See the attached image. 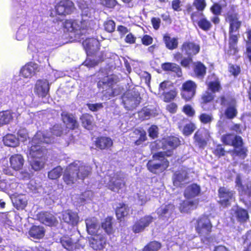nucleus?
<instances>
[{"label": "nucleus", "mask_w": 251, "mask_h": 251, "mask_svg": "<svg viewBox=\"0 0 251 251\" xmlns=\"http://www.w3.org/2000/svg\"><path fill=\"white\" fill-rule=\"evenodd\" d=\"M51 132L53 135L56 137H60L63 134V131L61 125L55 124L51 128Z\"/></svg>", "instance_id": "nucleus-63"}, {"label": "nucleus", "mask_w": 251, "mask_h": 251, "mask_svg": "<svg viewBox=\"0 0 251 251\" xmlns=\"http://www.w3.org/2000/svg\"><path fill=\"white\" fill-rule=\"evenodd\" d=\"M218 195V203L223 208L230 206L232 202L235 201V192L224 186L219 188Z\"/></svg>", "instance_id": "nucleus-9"}, {"label": "nucleus", "mask_w": 251, "mask_h": 251, "mask_svg": "<svg viewBox=\"0 0 251 251\" xmlns=\"http://www.w3.org/2000/svg\"><path fill=\"white\" fill-rule=\"evenodd\" d=\"M235 215L237 221L240 222H246L249 218L247 210L240 207L235 210Z\"/></svg>", "instance_id": "nucleus-45"}, {"label": "nucleus", "mask_w": 251, "mask_h": 251, "mask_svg": "<svg viewBox=\"0 0 251 251\" xmlns=\"http://www.w3.org/2000/svg\"><path fill=\"white\" fill-rule=\"evenodd\" d=\"M63 27L67 32L78 33V23L76 20L66 19L63 23Z\"/></svg>", "instance_id": "nucleus-34"}, {"label": "nucleus", "mask_w": 251, "mask_h": 251, "mask_svg": "<svg viewBox=\"0 0 251 251\" xmlns=\"http://www.w3.org/2000/svg\"><path fill=\"white\" fill-rule=\"evenodd\" d=\"M114 78L108 76L100 79L97 82V87L103 97L110 99L117 95V90L114 88Z\"/></svg>", "instance_id": "nucleus-7"}, {"label": "nucleus", "mask_w": 251, "mask_h": 251, "mask_svg": "<svg viewBox=\"0 0 251 251\" xmlns=\"http://www.w3.org/2000/svg\"><path fill=\"white\" fill-rule=\"evenodd\" d=\"M153 217L151 215H145L137 220L132 226V230L135 233L143 231L152 222Z\"/></svg>", "instance_id": "nucleus-15"}, {"label": "nucleus", "mask_w": 251, "mask_h": 251, "mask_svg": "<svg viewBox=\"0 0 251 251\" xmlns=\"http://www.w3.org/2000/svg\"><path fill=\"white\" fill-rule=\"evenodd\" d=\"M38 65L34 62L26 63L21 70V74L25 78H30L34 76L37 71Z\"/></svg>", "instance_id": "nucleus-23"}, {"label": "nucleus", "mask_w": 251, "mask_h": 251, "mask_svg": "<svg viewBox=\"0 0 251 251\" xmlns=\"http://www.w3.org/2000/svg\"><path fill=\"white\" fill-rule=\"evenodd\" d=\"M90 247L95 251L103 250L107 244V239L104 234L100 233L92 236L89 238Z\"/></svg>", "instance_id": "nucleus-12"}, {"label": "nucleus", "mask_w": 251, "mask_h": 251, "mask_svg": "<svg viewBox=\"0 0 251 251\" xmlns=\"http://www.w3.org/2000/svg\"><path fill=\"white\" fill-rule=\"evenodd\" d=\"M213 154L220 158L222 156H225L226 154V151L222 145L218 144L216 146L215 149L213 151Z\"/></svg>", "instance_id": "nucleus-61"}, {"label": "nucleus", "mask_w": 251, "mask_h": 251, "mask_svg": "<svg viewBox=\"0 0 251 251\" xmlns=\"http://www.w3.org/2000/svg\"><path fill=\"white\" fill-rule=\"evenodd\" d=\"M37 218L41 223L49 226H55L58 223L56 217L49 211L39 212L37 214Z\"/></svg>", "instance_id": "nucleus-16"}, {"label": "nucleus", "mask_w": 251, "mask_h": 251, "mask_svg": "<svg viewBox=\"0 0 251 251\" xmlns=\"http://www.w3.org/2000/svg\"><path fill=\"white\" fill-rule=\"evenodd\" d=\"M122 98L125 108L128 110L135 109L142 100L140 93L134 89L126 91Z\"/></svg>", "instance_id": "nucleus-8"}, {"label": "nucleus", "mask_w": 251, "mask_h": 251, "mask_svg": "<svg viewBox=\"0 0 251 251\" xmlns=\"http://www.w3.org/2000/svg\"><path fill=\"white\" fill-rule=\"evenodd\" d=\"M14 113L11 110L0 112V126L9 124L13 120Z\"/></svg>", "instance_id": "nucleus-41"}, {"label": "nucleus", "mask_w": 251, "mask_h": 251, "mask_svg": "<svg viewBox=\"0 0 251 251\" xmlns=\"http://www.w3.org/2000/svg\"><path fill=\"white\" fill-rule=\"evenodd\" d=\"M193 66V72L195 77L198 78H203L206 74L207 68L205 65L201 61H198L194 62L192 60V63L191 65Z\"/></svg>", "instance_id": "nucleus-24"}, {"label": "nucleus", "mask_w": 251, "mask_h": 251, "mask_svg": "<svg viewBox=\"0 0 251 251\" xmlns=\"http://www.w3.org/2000/svg\"><path fill=\"white\" fill-rule=\"evenodd\" d=\"M131 138L136 146L142 144L147 140L146 132L143 128L135 129L132 132Z\"/></svg>", "instance_id": "nucleus-26"}, {"label": "nucleus", "mask_w": 251, "mask_h": 251, "mask_svg": "<svg viewBox=\"0 0 251 251\" xmlns=\"http://www.w3.org/2000/svg\"><path fill=\"white\" fill-rule=\"evenodd\" d=\"M3 142L5 146L15 147L18 145L19 140L13 134H8L3 138Z\"/></svg>", "instance_id": "nucleus-46"}, {"label": "nucleus", "mask_w": 251, "mask_h": 251, "mask_svg": "<svg viewBox=\"0 0 251 251\" xmlns=\"http://www.w3.org/2000/svg\"><path fill=\"white\" fill-rule=\"evenodd\" d=\"M86 229L89 234L93 236L100 234V226L98 220L94 218H89L85 220Z\"/></svg>", "instance_id": "nucleus-27"}, {"label": "nucleus", "mask_w": 251, "mask_h": 251, "mask_svg": "<svg viewBox=\"0 0 251 251\" xmlns=\"http://www.w3.org/2000/svg\"><path fill=\"white\" fill-rule=\"evenodd\" d=\"M12 202L17 210H23L27 205V201L24 195H14Z\"/></svg>", "instance_id": "nucleus-37"}, {"label": "nucleus", "mask_w": 251, "mask_h": 251, "mask_svg": "<svg viewBox=\"0 0 251 251\" xmlns=\"http://www.w3.org/2000/svg\"><path fill=\"white\" fill-rule=\"evenodd\" d=\"M161 144L162 148L163 150L170 148L169 150H171L173 152V150L180 145V141L177 137L169 136L163 138L161 140Z\"/></svg>", "instance_id": "nucleus-21"}, {"label": "nucleus", "mask_w": 251, "mask_h": 251, "mask_svg": "<svg viewBox=\"0 0 251 251\" xmlns=\"http://www.w3.org/2000/svg\"><path fill=\"white\" fill-rule=\"evenodd\" d=\"M31 165L33 169L35 171L41 170L44 166V163L41 159H31Z\"/></svg>", "instance_id": "nucleus-62"}, {"label": "nucleus", "mask_w": 251, "mask_h": 251, "mask_svg": "<svg viewBox=\"0 0 251 251\" xmlns=\"http://www.w3.org/2000/svg\"><path fill=\"white\" fill-rule=\"evenodd\" d=\"M207 6L205 0H194L192 4L188 3L183 10L185 15H189L193 25L197 24L202 30L207 32L213 26L211 20L204 15L203 11Z\"/></svg>", "instance_id": "nucleus-1"}, {"label": "nucleus", "mask_w": 251, "mask_h": 251, "mask_svg": "<svg viewBox=\"0 0 251 251\" xmlns=\"http://www.w3.org/2000/svg\"><path fill=\"white\" fill-rule=\"evenodd\" d=\"M246 33L248 40L246 41V49L245 54L251 63V29L248 28L246 30Z\"/></svg>", "instance_id": "nucleus-47"}, {"label": "nucleus", "mask_w": 251, "mask_h": 251, "mask_svg": "<svg viewBox=\"0 0 251 251\" xmlns=\"http://www.w3.org/2000/svg\"><path fill=\"white\" fill-rule=\"evenodd\" d=\"M177 92L176 89H173L168 92H163L162 96L163 97V101L166 102H170L176 97Z\"/></svg>", "instance_id": "nucleus-50"}, {"label": "nucleus", "mask_w": 251, "mask_h": 251, "mask_svg": "<svg viewBox=\"0 0 251 251\" xmlns=\"http://www.w3.org/2000/svg\"><path fill=\"white\" fill-rule=\"evenodd\" d=\"M182 111L188 117H193L195 115V110L190 104H185L183 106Z\"/></svg>", "instance_id": "nucleus-56"}, {"label": "nucleus", "mask_w": 251, "mask_h": 251, "mask_svg": "<svg viewBox=\"0 0 251 251\" xmlns=\"http://www.w3.org/2000/svg\"><path fill=\"white\" fill-rule=\"evenodd\" d=\"M201 188L196 183H193L188 186L184 192V196L187 199L194 198L199 195Z\"/></svg>", "instance_id": "nucleus-31"}, {"label": "nucleus", "mask_w": 251, "mask_h": 251, "mask_svg": "<svg viewBox=\"0 0 251 251\" xmlns=\"http://www.w3.org/2000/svg\"><path fill=\"white\" fill-rule=\"evenodd\" d=\"M230 102L229 105L225 111V115L228 119H233L236 117L238 114L237 109V101L236 100H232Z\"/></svg>", "instance_id": "nucleus-35"}, {"label": "nucleus", "mask_w": 251, "mask_h": 251, "mask_svg": "<svg viewBox=\"0 0 251 251\" xmlns=\"http://www.w3.org/2000/svg\"><path fill=\"white\" fill-rule=\"evenodd\" d=\"M199 203L197 201H183L180 205V210L183 212H188L192 210L196 209Z\"/></svg>", "instance_id": "nucleus-39"}, {"label": "nucleus", "mask_w": 251, "mask_h": 251, "mask_svg": "<svg viewBox=\"0 0 251 251\" xmlns=\"http://www.w3.org/2000/svg\"><path fill=\"white\" fill-rule=\"evenodd\" d=\"M233 153L242 159H245L247 156L248 149L246 147L242 146L238 149H234Z\"/></svg>", "instance_id": "nucleus-55"}, {"label": "nucleus", "mask_w": 251, "mask_h": 251, "mask_svg": "<svg viewBox=\"0 0 251 251\" xmlns=\"http://www.w3.org/2000/svg\"><path fill=\"white\" fill-rule=\"evenodd\" d=\"M62 217L65 223L71 226L76 225L79 219L77 213L69 209L63 212Z\"/></svg>", "instance_id": "nucleus-28"}, {"label": "nucleus", "mask_w": 251, "mask_h": 251, "mask_svg": "<svg viewBox=\"0 0 251 251\" xmlns=\"http://www.w3.org/2000/svg\"><path fill=\"white\" fill-rule=\"evenodd\" d=\"M80 120L82 126L84 128L88 130L93 128L94 119L92 115L88 113L83 114L80 116Z\"/></svg>", "instance_id": "nucleus-42"}, {"label": "nucleus", "mask_w": 251, "mask_h": 251, "mask_svg": "<svg viewBox=\"0 0 251 251\" xmlns=\"http://www.w3.org/2000/svg\"><path fill=\"white\" fill-rule=\"evenodd\" d=\"M163 41L166 48L169 50H174L178 47V39L176 37L172 38L169 34L167 33L163 35Z\"/></svg>", "instance_id": "nucleus-36"}, {"label": "nucleus", "mask_w": 251, "mask_h": 251, "mask_svg": "<svg viewBox=\"0 0 251 251\" xmlns=\"http://www.w3.org/2000/svg\"><path fill=\"white\" fill-rule=\"evenodd\" d=\"M207 86L208 89L213 93L218 92L222 89L220 82L218 78L214 81L209 82L207 84Z\"/></svg>", "instance_id": "nucleus-51"}, {"label": "nucleus", "mask_w": 251, "mask_h": 251, "mask_svg": "<svg viewBox=\"0 0 251 251\" xmlns=\"http://www.w3.org/2000/svg\"><path fill=\"white\" fill-rule=\"evenodd\" d=\"M225 17L226 21L229 23V51L233 54H235L238 51L237 45L239 34H235L234 33L239 32L242 26V21L239 20V14L235 11L233 7L231 10L226 14Z\"/></svg>", "instance_id": "nucleus-2"}, {"label": "nucleus", "mask_w": 251, "mask_h": 251, "mask_svg": "<svg viewBox=\"0 0 251 251\" xmlns=\"http://www.w3.org/2000/svg\"><path fill=\"white\" fill-rule=\"evenodd\" d=\"M219 99L220 100V103L221 105L223 106H225L226 105H227L228 106L229 105H230L229 101L232 100H236L234 98L232 97H226L224 95L220 96L219 97Z\"/></svg>", "instance_id": "nucleus-64"}, {"label": "nucleus", "mask_w": 251, "mask_h": 251, "mask_svg": "<svg viewBox=\"0 0 251 251\" xmlns=\"http://www.w3.org/2000/svg\"><path fill=\"white\" fill-rule=\"evenodd\" d=\"M197 88V85L194 81H185L180 89L181 98L186 102L191 101L196 94Z\"/></svg>", "instance_id": "nucleus-10"}, {"label": "nucleus", "mask_w": 251, "mask_h": 251, "mask_svg": "<svg viewBox=\"0 0 251 251\" xmlns=\"http://www.w3.org/2000/svg\"><path fill=\"white\" fill-rule=\"evenodd\" d=\"M75 9L74 2L70 0H61L54 7L56 15L66 16L71 14Z\"/></svg>", "instance_id": "nucleus-11"}, {"label": "nucleus", "mask_w": 251, "mask_h": 251, "mask_svg": "<svg viewBox=\"0 0 251 251\" xmlns=\"http://www.w3.org/2000/svg\"><path fill=\"white\" fill-rule=\"evenodd\" d=\"M106 186L110 191L118 193L120 190L125 187L126 182L123 177L115 174L110 177Z\"/></svg>", "instance_id": "nucleus-13"}, {"label": "nucleus", "mask_w": 251, "mask_h": 251, "mask_svg": "<svg viewBox=\"0 0 251 251\" xmlns=\"http://www.w3.org/2000/svg\"><path fill=\"white\" fill-rule=\"evenodd\" d=\"M45 230L43 226L33 225L28 231V234L34 239H40L45 236Z\"/></svg>", "instance_id": "nucleus-32"}, {"label": "nucleus", "mask_w": 251, "mask_h": 251, "mask_svg": "<svg viewBox=\"0 0 251 251\" xmlns=\"http://www.w3.org/2000/svg\"><path fill=\"white\" fill-rule=\"evenodd\" d=\"M161 247L162 245L159 242L151 241L144 246L142 251H158Z\"/></svg>", "instance_id": "nucleus-49"}, {"label": "nucleus", "mask_w": 251, "mask_h": 251, "mask_svg": "<svg viewBox=\"0 0 251 251\" xmlns=\"http://www.w3.org/2000/svg\"><path fill=\"white\" fill-rule=\"evenodd\" d=\"M112 220L113 218L111 217L108 216L101 223V227L108 235H110L114 233Z\"/></svg>", "instance_id": "nucleus-44"}, {"label": "nucleus", "mask_w": 251, "mask_h": 251, "mask_svg": "<svg viewBox=\"0 0 251 251\" xmlns=\"http://www.w3.org/2000/svg\"><path fill=\"white\" fill-rule=\"evenodd\" d=\"M237 185L242 189V192L243 195H247L249 197H251V184L243 185L240 178L236 180Z\"/></svg>", "instance_id": "nucleus-52"}, {"label": "nucleus", "mask_w": 251, "mask_h": 251, "mask_svg": "<svg viewBox=\"0 0 251 251\" xmlns=\"http://www.w3.org/2000/svg\"><path fill=\"white\" fill-rule=\"evenodd\" d=\"M130 208L123 202L119 203L115 209V213L118 220L122 221L125 217L129 215Z\"/></svg>", "instance_id": "nucleus-30"}, {"label": "nucleus", "mask_w": 251, "mask_h": 251, "mask_svg": "<svg viewBox=\"0 0 251 251\" xmlns=\"http://www.w3.org/2000/svg\"><path fill=\"white\" fill-rule=\"evenodd\" d=\"M91 173L89 166L75 160L69 164L63 175V180L67 185H72L78 180H84Z\"/></svg>", "instance_id": "nucleus-3"}, {"label": "nucleus", "mask_w": 251, "mask_h": 251, "mask_svg": "<svg viewBox=\"0 0 251 251\" xmlns=\"http://www.w3.org/2000/svg\"><path fill=\"white\" fill-rule=\"evenodd\" d=\"M62 173L63 168L60 166H58L49 171L48 176L49 179L55 180L60 177Z\"/></svg>", "instance_id": "nucleus-48"}, {"label": "nucleus", "mask_w": 251, "mask_h": 251, "mask_svg": "<svg viewBox=\"0 0 251 251\" xmlns=\"http://www.w3.org/2000/svg\"><path fill=\"white\" fill-rule=\"evenodd\" d=\"M175 209V206L173 204L169 203L164 206H161L158 209L157 214L161 217H166V215L167 214L171 216Z\"/></svg>", "instance_id": "nucleus-43"}, {"label": "nucleus", "mask_w": 251, "mask_h": 251, "mask_svg": "<svg viewBox=\"0 0 251 251\" xmlns=\"http://www.w3.org/2000/svg\"><path fill=\"white\" fill-rule=\"evenodd\" d=\"M201 47L199 44L192 41H185L180 47V50L187 55L183 57L182 52L176 51L173 54L175 61L179 62L180 65L184 68L189 69L192 63L193 57L200 51Z\"/></svg>", "instance_id": "nucleus-4"}, {"label": "nucleus", "mask_w": 251, "mask_h": 251, "mask_svg": "<svg viewBox=\"0 0 251 251\" xmlns=\"http://www.w3.org/2000/svg\"><path fill=\"white\" fill-rule=\"evenodd\" d=\"M103 26L104 30L109 33L113 32L115 29V23L112 20L105 21Z\"/></svg>", "instance_id": "nucleus-57"}, {"label": "nucleus", "mask_w": 251, "mask_h": 251, "mask_svg": "<svg viewBox=\"0 0 251 251\" xmlns=\"http://www.w3.org/2000/svg\"><path fill=\"white\" fill-rule=\"evenodd\" d=\"M214 97L215 96L211 92L206 91L201 95V103L206 104L210 103L213 100Z\"/></svg>", "instance_id": "nucleus-53"}, {"label": "nucleus", "mask_w": 251, "mask_h": 251, "mask_svg": "<svg viewBox=\"0 0 251 251\" xmlns=\"http://www.w3.org/2000/svg\"><path fill=\"white\" fill-rule=\"evenodd\" d=\"M50 90L49 82L46 79H39L35 84L34 92L39 97L45 98Z\"/></svg>", "instance_id": "nucleus-18"}, {"label": "nucleus", "mask_w": 251, "mask_h": 251, "mask_svg": "<svg viewBox=\"0 0 251 251\" xmlns=\"http://www.w3.org/2000/svg\"><path fill=\"white\" fill-rule=\"evenodd\" d=\"M41 142H37V139L33 138L32 144L29 149V156L31 159H41L44 156L45 149L41 145Z\"/></svg>", "instance_id": "nucleus-14"}, {"label": "nucleus", "mask_w": 251, "mask_h": 251, "mask_svg": "<svg viewBox=\"0 0 251 251\" xmlns=\"http://www.w3.org/2000/svg\"><path fill=\"white\" fill-rule=\"evenodd\" d=\"M10 167L15 171H19L22 169L25 160L23 156L20 154H14L9 158Z\"/></svg>", "instance_id": "nucleus-25"}, {"label": "nucleus", "mask_w": 251, "mask_h": 251, "mask_svg": "<svg viewBox=\"0 0 251 251\" xmlns=\"http://www.w3.org/2000/svg\"><path fill=\"white\" fill-rule=\"evenodd\" d=\"M233 135L232 133H228L223 135L221 136V141L226 145L231 146L233 139Z\"/></svg>", "instance_id": "nucleus-60"}, {"label": "nucleus", "mask_w": 251, "mask_h": 251, "mask_svg": "<svg viewBox=\"0 0 251 251\" xmlns=\"http://www.w3.org/2000/svg\"><path fill=\"white\" fill-rule=\"evenodd\" d=\"M199 119L201 123L203 124H210L213 118L211 115L206 113H201L199 116Z\"/></svg>", "instance_id": "nucleus-58"}, {"label": "nucleus", "mask_w": 251, "mask_h": 251, "mask_svg": "<svg viewBox=\"0 0 251 251\" xmlns=\"http://www.w3.org/2000/svg\"><path fill=\"white\" fill-rule=\"evenodd\" d=\"M194 227L196 233L201 237L204 243H209L212 241L213 238L210 235L212 231L213 225L207 215H202L198 218H194Z\"/></svg>", "instance_id": "nucleus-6"}, {"label": "nucleus", "mask_w": 251, "mask_h": 251, "mask_svg": "<svg viewBox=\"0 0 251 251\" xmlns=\"http://www.w3.org/2000/svg\"><path fill=\"white\" fill-rule=\"evenodd\" d=\"M85 50L88 55H93L99 50L98 47V42L95 40H88L85 41Z\"/></svg>", "instance_id": "nucleus-38"}, {"label": "nucleus", "mask_w": 251, "mask_h": 251, "mask_svg": "<svg viewBox=\"0 0 251 251\" xmlns=\"http://www.w3.org/2000/svg\"><path fill=\"white\" fill-rule=\"evenodd\" d=\"M93 21L89 18L84 19L82 18L78 24V31L77 33L79 34H85L86 32L92 28Z\"/></svg>", "instance_id": "nucleus-40"}, {"label": "nucleus", "mask_w": 251, "mask_h": 251, "mask_svg": "<svg viewBox=\"0 0 251 251\" xmlns=\"http://www.w3.org/2000/svg\"><path fill=\"white\" fill-rule=\"evenodd\" d=\"M162 69L166 72H172L176 73L177 76H181L182 70L180 67L174 63L165 62L161 65Z\"/></svg>", "instance_id": "nucleus-33"}, {"label": "nucleus", "mask_w": 251, "mask_h": 251, "mask_svg": "<svg viewBox=\"0 0 251 251\" xmlns=\"http://www.w3.org/2000/svg\"><path fill=\"white\" fill-rule=\"evenodd\" d=\"M196 128L195 124L191 122L183 126L182 133L185 136H189L194 131Z\"/></svg>", "instance_id": "nucleus-54"}, {"label": "nucleus", "mask_w": 251, "mask_h": 251, "mask_svg": "<svg viewBox=\"0 0 251 251\" xmlns=\"http://www.w3.org/2000/svg\"><path fill=\"white\" fill-rule=\"evenodd\" d=\"M223 10L222 6L218 2H214L210 7V11L213 16L211 18V22L217 25L220 24L219 16L221 15Z\"/></svg>", "instance_id": "nucleus-29"}, {"label": "nucleus", "mask_w": 251, "mask_h": 251, "mask_svg": "<svg viewBox=\"0 0 251 251\" xmlns=\"http://www.w3.org/2000/svg\"><path fill=\"white\" fill-rule=\"evenodd\" d=\"M209 134L204 130L198 129L195 133L193 139L195 144L200 149H203L207 145Z\"/></svg>", "instance_id": "nucleus-17"}, {"label": "nucleus", "mask_w": 251, "mask_h": 251, "mask_svg": "<svg viewBox=\"0 0 251 251\" xmlns=\"http://www.w3.org/2000/svg\"><path fill=\"white\" fill-rule=\"evenodd\" d=\"M94 144L96 147L98 149L100 150H107L112 147L113 142L111 138L100 136L96 138Z\"/></svg>", "instance_id": "nucleus-22"}, {"label": "nucleus", "mask_w": 251, "mask_h": 251, "mask_svg": "<svg viewBox=\"0 0 251 251\" xmlns=\"http://www.w3.org/2000/svg\"><path fill=\"white\" fill-rule=\"evenodd\" d=\"M189 175L187 171L184 169H180L176 171L172 177V181L174 186L176 187H182L184 182L188 179Z\"/></svg>", "instance_id": "nucleus-20"}, {"label": "nucleus", "mask_w": 251, "mask_h": 251, "mask_svg": "<svg viewBox=\"0 0 251 251\" xmlns=\"http://www.w3.org/2000/svg\"><path fill=\"white\" fill-rule=\"evenodd\" d=\"M243 145L244 142L242 138L240 136L237 135L234 136L231 146L233 147L234 149H238L243 146Z\"/></svg>", "instance_id": "nucleus-59"}, {"label": "nucleus", "mask_w": 251, "mask_h": 251, "mask_svg": "<svg viewBox=\"0 0 251 251\" xmlns=\"http://www.w3.org/2000/svg\"><path fill=\"white\" fill-rule=\"evenodd\" d=\"M173 155L171 150L164 151H158L152 155V160H150L147 163V168L151 173L157 174L163 173L169 167L170 162L165 157H171Z\"/></svg>", "instance_id": "nucleus-5"}, {"label": "nucleus", "mask_w": 251, "mask_h": 251, "mask_svg": "<svg viewBox=\"0 0 251 251\" xmlns=\"http://www.w3.org/2000/svg\"><path fill=\"white\" fill-rule=\"evenodd\" d=\"M61 117L66 128L74 130L79 127V123L73 114L63 112L61 113Z\"/></svg>", "instance_id": "nucleus-19"}]
</instances>
